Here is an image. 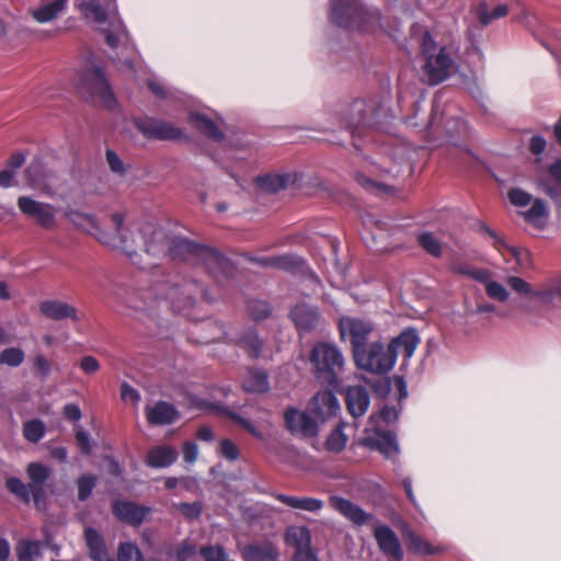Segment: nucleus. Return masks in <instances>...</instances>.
Masks as SVG:
<instances>
[{
    "label": "nucleus",
    "instance_id": "f257e3e1",
    "mask_svg": "<svg viewBox=\"0 0 561 561\" xmlns=\"http://www.w3.org/2000/svg\"><path fill=\"white\" fill-rule=\"evenodd\" d=\"M420 48L422 78L426 83L439 84L455 71L456 50L451 45L438 44L430 32H424Z\"/></svg>",
    "mask_w": 561,
    "mask_h": 561
},
{
    "label": "nucleus",
    "instance_id": "f03ea898",
    "mask_svg": "<svg viewBox=\"0 0 561 561\" xmlns=\"http://www.w3.org/2000/svg\"><path fill=\"white\" fill-rule=\"evenodd\" d=\"M138 233L142 240L144 251L152 256L168 254L175 261L196 260L202 247L184 238H173L169 241L164 231L153 222L140 224Z\"/></svg>",
    "mask_w": 561,
    "mask_h": 561
},
{
    "label": "nucleus",
    "instance_id": "7ed1b4c3",
    "mask_svg": "<svg viewBox=\"0 0 561 561\" xmlns=\"http://www.w3.org/2000/svg\"><path fill=\"white\" fill-rule=\"evenodd\" d=\"M83 18L101 26L105 42L117 47L127 38V30L118 15L116 0H84L78 4Z\"/></svg>",
    "mask_w": 561,
    "mask_h": 561
},
{
    "label": "nucleus",
    "instance_id": "20e7f679",
    "mask_svg": "<svg viewBox=\"0 0 561 561\" xmlns=\"http://www.w3.org/2000/svg\"><path fill=\"white\" fill-rule=\"evenodd\" d=\"M75 84L95 104L106 108L114 107V93L104 76L100 60L94 56L87 58L75 77Z\"/></svg>",
    "mask_w": 561,
    "mask_h": 561
},
{
    "label": "nucleus",
    "instance_id": "39448f33",
    "mask_svg": "<svg viewBox=\"0 0 561 561\" xmlns=\"http://www.w3.org/2000/svg\"><path fill=\"white\" fill-rule=\"evenodd\" d=\"M331 20L345 28L376 31L380 26L379 10L366 8L359 0H334Z\"/></svg>",
    "mask_w": 561,
    "mask_h": 561
},
{
    "label": "nucleus",
    "instance_id": "423d86ee",
    "mask_svg": "<svg viewBox=\"0 0 561 561\" xmlns=\"http://www.w3.org/2000/svg\"><path fill=\"white\" fill-rule=\"evenodd\" d=\"M310 362L314 375L323 383L334 385L337 376L343 371L345 358L336 345L331 343H317L310 354Z\"/></svg>",
    "mask_w": 561,
    "mask_h": 561
},
{
    "label": "nucleus",
    "instance_id": "0eeeda50",
    "mask_svg": "<svg viewBox=\"0 0 561 561\" xmlns=\"http://www.w3.org/2000/svg\"><path fill=\"white\" fill-rule=\"evenodd\" d=\"M113 231H104L100 228L96 240L104 247L118 250L133 259L137 254L138 248L142 247V240L136 229V234L129 237V231L125 227V217L121 213L111 215ZM139 228V226L137 227Z\"/></svg>",
    "mask_w": 561,
    "mask_h": 561
},
{
    "label": "nucleus",
    "instance_id": "6e6552de",
    "mask_svg": "<svg viewBox=\"0 0 561 561\" xmlns=\"http://www.w3.org/2000/svg\"><path fill=\"white\" fill-rule=\"evenodd\" d=\"M353 357L358 368L374 375H386L396 365V352L379 341L356 351Z\"/></svg>",
    "mask_w": 561,
    "mask_h": 561
},
{
    "label": "nucleus",
    "instance_id": "1a4fd4ad",
    "mask_svg": "<svg viewBox=\"0 0 561 561\" xmlns=\"http://www.w3.org/2000/svg\"><path fill=\"white\" fill-rule=\"evenodd\" d=\"M18 207L22 214L34 219L45 230H53L57 226L56 209L48 203L35 201L28 196L18 198Z\"/></svg>",
    "mask_w": 561,
    "mask_h": 561
},
{
    "label": "nucleus",
    "instance_id": "9d476101",
    "mask_svg": "<svg viewBox=\"0 0 561 561\" xmlns=\"http://www.w3.org/2000/svg\"><path fill=\"white\" fill-rule=\"evenodd\" d=\"M340 336L343 341L350 340L353 354L367 345V340L374 331L371 322L353 317H343L339 322Z\"/></svg>",
    "mask_w": 561,
    "mask_h": 561
},
{
    "label": "nucleus",
    "instance_id": "9b49d317",
    "mask_svg": "<svg viewBox=\"0 0 561 561\" xmlns=\"http://www.w3.org/2000/svg\"><path fill=\"white\" fill-rule=\"evenodd\" d=\"M202 293V287L197 283L191 282L171 287L167 297L174 311L188 316Z\"/></svg>",
    "mask_w": 561,
    "mask_h": 561
},
{
    "label": "nucleus",
    "instance_id": "f8f14e48",
    "mask_svg": "<svg viewBox=\"0 0 561 561\" xmlns=\"http://www.w3.org/2000/svg\"><path fill=\"white\" fill-rule=\"evenodd\" d=\"M137 129L148 138L159 140H179L185 137L183 130L172 123L148 118L135 122Z\"/></svg>",
    "mask_w": 561,
    "mask_h": 561
},
{
    "label": "nucleus",
    "instance_id": "ddd939ff",
    "mask_svg": "<svg viewBox=\"0 0 561 561\" xmlns=\"http://www.w3.org/2000/svg\"><path fill=\"white\" fill-rule=\"evenodd\" d=\"M285 422L291 434L302 437H312L318 432L316 421L305 412L290 408L285 412Z\"/></svg>",
    "mask_w": 561,
    "mask_h": 561
},
{
    "label": "nucleus",
    "instance_id": "4468645a",
    "mask_svg": "<svg viewBox=\"0 0 561 561\" xmlns=\"http://www.w3.org/2000/svg\"><path fill=\"white\" fill-rule=\"evenodd\" d=\"M329 503L332 508L357 526L366 525L373 519V515L366 513L357 504L342 496L332 495L329 499Z\"/></svg>",
    "mask_w": 561,
    "mask_h": 561
},
{
    "label": "nucleus",
    "instance_id": "2eb2a0df",
    "mask_svg": "<svg viewBox=\"0 0 561 561\" xmlns=\"http://www.w3.org/2000/svg\"><path fill=\"white\" fill-rule=\"evenodd\" d=\"M145 414L147 422L154 426L170 425L180 417L176 408L167 401H158L153 404L146 405Z\"/></svg>",
    "mask_w": 561,
    "mask_h": 561
},
{
    "label": "nucleus",
    "instance_id": "dca6fc26",
    "mask_svg": "<svg viewBox=\"0 0 561 561\" xmlns=\"http://www.w3.org/2000/svg\"><path fill=\"white\" fill-rule=\"evenodd\" d=\"M290 317L300 333L316 330L321 322V314L318 308L307 304L295 306L290 312Z\"/></svg>",
    "mask_w": 561,
    "mask_h": 561
},
{
    "label": "nucleus",
    "instance_id": "f3484780",
    "mask_svg": "<svg viewBox=\"0 0 561 561\" xmlns=\"http://www.w3.org/2000/svg\"><path fill=\"white\" fill-rule=\"evenodd\" d=\"M151 508L144 505H138L133 502H116L113 505L114 515L123 523L139 526L150 514Z\"/></svg>",
    "mask_w": 561,
    "mask_h": 561
},
{
    "label": "nucleus",
    "instance_id": "a211bd4d",
    "mask_svg": "<svg viewBox=\"0 0 561 561\" xmlns=\"http://www.w3.org/2000/svg\"><path fill=\"white\" fill-rule=\"evenodd\" d=\"M374 537L380 550L387 557L394 560H401L403 558V551L399 539L390 527L386 525L377 526L374 530Z\"/></svg>",
    "mask_w": 561,
    "mask_h": 561
},
{
    "label": "nucleus",
    "instance_id": "6ab92c4d",
    "mask_svg": "<svg viewBox=\"0 0 561 561\" xmlns=\"http://www.w3.org/2000/svg\"><path fill=\"white\" fill-rule=\"evenodd\" d=\"M39 311L44 317L55 321L65 319H70L72 321L79 320L77 309L72 305L62 300H44L39 305Z\"/></svg>",
    "mask_w": 561,
    "mask_h": 561
},
{
    "label": "nucleus",
    "instance_id": "aec40b11",
    "mask_svg": "<svg viewBox=\"0 0 561 561\" xmlns=\"http://www.w3.org/2000/svg\"><path fill=\"white\" fill-rule=\"evenodd\" d=\"M244 561H276L279 553L271 541L253 542L240 547Z\"/></svg>",
    "mask_w": 561,
    "mask_h": 561
},
{
    "label": "nucleus",
    "instance_id": "412c9836",
    "mask_svg": "<svg viewBox=\"0 0 561 561\" xmlns=\"http://www.w3.org/2000/svg\"><path fill=\"white\" fill-rule=\"evenodd\" d=\"M68 0H39L31 14L38 23H48L59 18L67 9Z\"/></svg>",
    "mask_w": 561,
    "mask_h": 561
},
{
    "label": "nucleus",
    "instance_id": "4be33fe9",
    "mask_svg": "<svg viewBox=\"0 0 561 561\" xmlns=\"http://www.w3.org/2000/svg\"><path fill=\"white\" fill-rule=\"evenodd\" d=\"M480 230L493 240V247L505 257V253L512 255L518 265H523L527 262L529 253L518 247L508 244L502 237H500L494 230L484 224L480 225Z\"/></svg>",
    "mask_w": 561,
    "mask_h": 561
},
{
    "label": "nucleus",
    "instance_id": "5701e85b",
    "mask_svg": "<svg viewBox=\"0 0 561 561\" xmlns=\"http://www.w3.org/2000/svg\"><path fill=\"white\" fill-rule=\"evenodd\" d=\"M311 411L321 420L335 415L340 410L339 401L332 391H321L311 401Z\"/></svg>",
    "mask_w": 561,
    "mask_h": 561
},
{
    "label": "nucleus",
    "instance_id": "b1692460",
    "mask_svg": "<svg viewBox=\"0 0 561 561\" xmlns=\"http://www.w3.org/2000/svg\"><path fill=\"white\" fill-rule=\"evenodd\" d=\"M364 445L370 449L379 450L387 458H390L399 453L396 437L390 432L377 431L375 436H367L364 438Z\"/></svg>",
    "mask_w": 561,
    "mask_h": 561
},
{
    "label": "nucleus",
    "instance_id": "393cba45",
    "mask_svg": "<svg viewBox=\"0 0 561 561\" xmlns=\"http://www.w3.org/2000/svg\"><path fill=\"white\" fill-rule=\"evenodd\" d=\"M375 107L365 100H355L345 110L347 127H358L374 115Z\"/></svg>",
    "mask_w": 561,
    "mask_h": 561
},
{
    "label": "nucleus",
    "instance_id": "a878e982",
    "mask_svg": "<svg viewBox=\"0 0 561 561\" xmlns=\"http://www.w3.org/2000/svg\"><path fill=\"white\" fill-rule=\"evenodd\" d=\"M369 394L364 387H350L346 391L347 410L353 417L364 415L369 407Z\"/></svg>",
    "mask_w": 561,
    "mask_h": 561
},
{
    "label": "nucleus",
    "instance_id": "bb28decb",
    "mask_svg": "<svg viewBox=\"0 0 561 561\" xmlns=\"http://www.w3.org/2000/svg\"><path fill=\"white\" fill-rule=\"evenodd\" d=\"M277 501L282 502L286 506L298 510V511H305L310 513H316L322 510L323 507V501L316 499V497H309V496H294V495H287L283 493H275L273 495Z\"/></svg>",
    "mask_w": 561,
    "mask_h": 561
},
{
    "label": "nucleus",
    "instance_id": "cd10ccee",
    "mask_svg": "<svg viewBox=\"0 0 561 561\" xmlns=\"http://www.w3.org/2000/svg\"><path fill=\"white\" fill-rule=\"evenodd\" d=\"M65 216L77 229L96 238L101 227L95 216L76 209L67 210Z\"/></svg>",
    "mask_w": 561,
    "mask_h": 561
},
{
    "label": "nucleus",
    "instance_id": "c85d7f7f",
    "mask_svg": "<svg viewBox=\"0 0 561 561\" xmlns=\"http://www.w3.org/2000/svg\"><path fill=\"white\" fill-rule=\"evenodd\" d=\"M420 343V339L414 329H407L400 335L392 339L389 344L390 350L396 352V357L401 352L405 358L412 357Z\"/></svg>",
    "mask_w": 561,
    "mask_h": 561
},
{
    "label": "nucleus",
    "instance_id": "c756f323",
    "mask_svg": "<svg viewBox=\"0 0 561 561\" xmlns=\"http://www.w3.org/2000/svg\"><path fill=\"white\" fill-rule=\"evenodd\" d=\"M408 549L419 556L436 554L442 552V548L432 546L411 528L405 526L402 531Z\"/></svg>",
    "mask_w": 561,
    "mask_h": 561
},
{
    "label": "nucleus",
    "instance_id": "7c9ffc66",
    "mask_svg": "<svg viewBox=\"0 0 561 561\" xmlns=\"http://www.w3.org/2000/svg\"><path fill=\"white\" fill-rule=\"evenodd\" d=\"M178 459V450L171 446H157L151 448L146 457V462L152 468H165Z\"/></svg>",
    "mask_w": 561,
    "mask_h": 561
},
{
    "label": "nucleus",
    "instance_id": "2f4dec72",
    "mask_svg": "<svg viewBox=\"0 0 561 561\" xmlns=\"http://www.w3.org/2000/svg\"><path fill=\"white\" fill-rule=\"evenodd\" d=\"M26 183L35 190H45L48 186L49 174L39 160H34L24 171Z\"/></svg>",
    "mask_w": 561,
    "mask_h": 561
},
{
    "label": "nucleus",
    "instance_id": "473e14b6",
    "mask_svg": "<svg viewBox=\"0 0 561 561\" xmlns=\"http://www.w3.org/2000/svg\"><path fill=\"white\" fill-rule=\"evenodd\" d=\"M190 122L197 130L207 137L217 141L224 139V133L219 129L217 124L206 115L199 113L191 114Z\"/></svg>",
    "mask_w": 561,
    "mask_h": 561
},
{
    "label": "nucleus",
    "instance_id": "72a5a7b5",
    "mask_svg": "<svg viewBox=\"0 0 561 561\" xmlns=\"http://www.w3.org/2000/svg\"><path fill=\"white\" fill-rule=\"evenodd\" d=\"M19 561H37L42 558V542L38 540L21 539L15 546Z\"/></svg>",
    "mask_w": 561,
    "mask_h": 561
},
{
    "label": "nucleus",
    "instance_id": "f704fd0d",
    "mask_svg": "<svg viewBox=\"0 0 561 561\" xmlns=\"http://www.w3.org/2000/svg\"><path fill=\"white\" fill-rule=\"evenodd\" d=\"M196 261L205 265L210 273L224 268L227 264V260L221 253L207 247H201Z\"/></svg>",
    "mask_w": 561,
    "mask_h": 561
},
{
    "label": "nucleus",
    "instance_id": "c9c22d12",
    "mask_svg": "<svg viewBox=\"0 0 561 561\" xmlns=\"http://www.w3.org/2000/svg\"><path fill=\"white\" fill-rule=\"evenodd\" d=\"M243 388L248 392H265L268 389V377L263 370H249L243 380Z\"/></svg>",
    "mask_w": 561,
    "mask_h": 561
},
{
    "label": "nucleus",
    "instance_id": "e433bc0d",
    "mask_svg": "<svg viewBox=\"0 0 561 561\" xmlns=\"http://www.w3.org/2000/svg\"><path fill=\"white\" fill-rule=\"evenodd\" d=\"M27 476L31 480L30 488H32V493L36 496L37 493L41 492L43 484L49 477V470L38 462H32L27 466Z\"/></svg>",
    "mask_w": 561,
    "mask_h": 561
},
{
    "label": "nucleus",
    "instance_id": "4c0bfd02",
    "mask_svg": "<svg viewBox=\"0 0 561 561\" xmlns=\"http://www.w3.org/2000/svg\"><path fill=\"white\" fill-rule=\"evenodd\" d=\"M286 541L295 549L311 545L310 530L305 526H291L286 531Z\"/></svg>",
    "mask_w": 561,
    "mask_h": 561
},
{
    "label": "nucleus",
    "instance_id": "58836bf2",
    "mask_svg": "<svg viewBox=\"0 0 561 561\" xmlns=\"http://www.w3.org/2000/svg\"><path fill=\"white\" fill-rule=\"evenodd\" d=\"M348 437L344 433V423H340L327 437L324 447L330 453H341L345 449Z\"/></svg>",
    "mask_w": 561,
    "mask_h": 561
},
{
    "label": "nucleus",
    "instance_id": "ea45409f",
    "mask_svg": "<svg viewBox=\"0 0 561 561\" xmlns=\"http://www.w3.org/2000/svg\"><path fill=\"white\" fill-rule=\"evenodd\" d=\"M84 538L93 558L101 560L105 557V546L103 538L95 529L91 527L85 528Z\"/></svg>",
    "mask_w": 561,
    "mask_h": 561
},
{
    "label": "nucleus",
    "instance_id": "a19ab883",
    "mask_svg": "<svg viewBox=\"0 0 561 561\" xmlns=\"http://www.w3.org/2000/svg\"><path fill=\"white\" fill-rule=\"evenodd\" d=\"M290 183H293L290 174H268L261 180L262 187L273 193L286 188Z\"/></svg>",
    "mask_w": 561,
    "mask_h": 561
},
{
    "label": "nucleus",
    "instance_id": "79ce46f5",
    "mask_svg": "<svg viewBox=\"0 0 561 561\" xmlns=\"http://www.w3.org/2000/svg\"><path fill=\"white\" fill-rule=\"evenodd\" d=\"M538 187L561 208V182L542 176L538 179Z\"/></svg>",
    "mask_w": 561,
    "mask_h": 561
},
{
    "label": "nucleus",
    "instance_id": "37998d69",
    "mask_svg": "<svg viewBox=\"0 0 561 561\" xmlns=\"http://www.w3.org/2000/svg\"><path fill=\"white\" fill-rule=\"evenodd\" d=\"M238 343L251 357H259L263 345L255 331L245 332Z\"/></svg>",
    "mask_w": 561,
    "mask_h": 561
},
{
    "label": "nucleus",
    "instance_id": "c03bdc74",
    "mask_svg": "<svg viewBox=\"0 0 561 561\" xmlns=\"http://www.w3.org/2000/svg\"><path fill=\"white\" fill-rule=\"evenodd\" d=\"M506 283L510 288L518 295L538 298L537 293L540 291V286L533 288L529 283L518 276H508Z\"/></svg>",
    "mask_w": 561,
    "mask_h": 561
},
{
    "label": "nucleus",
    "instance_id": "a18cd8bd",
    "mask_svg": "<svg viewBox=\"0 0 561 561\" xmlns=\"http://www.w3.org/2000/svg\"><path fill=\"white\" fill-rule=\"evenodd\" d=\"M508 13V9L505 4H499L491 12H489L485 4L479 5L477 9L478 20L482 25H488L496 19H501Z\"/></svg>",
    "mask_w": 561,
    "mask_h": 561
},
{
    "label": "nucleus",
    "instance_id": "49530a36",
    "mask_svg": "<svg viewBox=\"0 0 561 561\" xmlns=\"http://www.w3.org/2000/svg\"><path fill=\"white\" fill-rule=\"evenodd\" d=\"M526 221L530 222L534 226H539L541 219L548 216V209L543 201L537 198L533 202L531 207L523 213Z\"/></svg>",
    "mask_w": 561,
    "mask_h": 561
},
{
    "label": "nucleus",
    "instance_id": "de8ad7c7",
    "mask_svg": "<svg viewBox=\"0 0 561 561\" xmlns=\"http://www.w3.org/2000/svg\"><path fill=\"white\" fill-rule=\"evenodd\" d=\"M537 295L545 304H552L556 299H561V279L541 285Z\"/></svg>",
    "mask_w": 561,
    "mask_h": 561
},
{
    "label": "nucleus",
    "instance_id": "09e8293b",
    "mask_svg": "<svg viewBox=\"0 0 561 561\" xmlns=\"http://www.w3.org/2000/svg\"><path fill=\"white\" fill-rule=\"evenodd\" d=\"M25 358L24 352L19 347H8L0 353V365L10 367L20 366Z\"/></svg>",
    "mask_w": 561,
    "mask_h": 561
},
{
    "label": "nucleus",
    "instance_id": "8fccbe9b",
    "mask_svg": "<svg viewBox=\"0 0 561 561\" xmlns=\"http://www.w3.org/2000/svg\"><path fill=\"white\" fill-rule=\"evenodd\" d=\"M420 245L431 255L439 257L442 255V245L432 232H424L417 237Z\"/></svg>",
    "mask_w": 561,
    "mask_h": 561
},
{
    "label": "nucleus",
    "instance_id": "3c124183",
    "mask_svg": "<svg viewBox=\"0 0 561 561\" xmlns=\"http://www.w3.org/2000/svg\"><path fill=\"white\" fill-rule=\"evenodd\" d=\"M485 294L490 299L505 302L510 298L508 290L499 282L493 278L484 287Z\"/></svg>",
    "mask_w": 561,
    "mask_h": 561
},
{
    "label": "nucleus",
    "instance_id": "603ef678",
    "mask_svg": "<svg viewBox=\"0 0 561 561\" xmlns=\"http://www.w3.org/2000/svg\"><path fill=\"white\" fill-rule=\"evenodd\" d=\"M96 484V478L90 474H83L78 478V499L80 501H85L92 494V491Z\"/></svg>",
    "mask_w": 561,
    "mask_h": 561
},
{
    "label": "nucleus",
    "instance_id": "864d4df0",
    "mask_svg": "<svg viewBox=\"0 0 561 561\" xmlns=\"http://www.w3.org/2000/svg\"><path fill=\"white\" fill-rule=\"evenodd\" d=\"M24 437L32 443H37L45 434V426L41 421H28L23 426Z\"/></svg>",
    "mask_w": 561,
    "mask_h": 561
},
{
    "label": "nucleus",
    "instance_id": "5fc2aeb1",
    "mask_svg": "<svg viewBox=\"0 0 561 561\" xmlns=\"http://www.w3.org/2000/svg\"><path fill=\"white\" fill-rule=\"evenodd\" d=\"M117 561H142V557L136 545L125 542L119 545Z\"/></svg>",
    "mask_w": 561,
    "mask_h": 561
},
{
    "label": "nucleus",
    "instance_id": "6e6d98bb",
    "mask_svg": "<svg viewBox=\"0 0 561 561\" xmlns=\"http://www.w3.org/2000/svg\"><path fill=\"white\" fill-rule=\"evenodd\" d=\"M5 486L8 490L22 497L24 501L30 500V493H32V488L26 486L19 478H9L5 482Z\"/></svg>",
    "mask_w": 561,
    "mask_h": 561
},
{
    "label": "nucleus",
    "instance_id": "4d7b16f0",
    "mask_svg": "<svg viewBox=\"0 0 561 561\" xmlns=\"http://www.w3.org/2000/svg\"><path fill=\"white\" fill-rule=\"evenodd\" d=\"M220 412L222 414L228 415L231 420L236 421L239 425H241L245 431H248L251 435L259 439H263V433L259 431L250 421L241 417L234 412L229 411L228 409H221Z\"/></svg>",
    "mask_w": 561,
    "mask_h": 561
},
{
    "label": "nucleus",
    "instance_id": "13d9d810",
    "mask_svg": "<svg viewBox=\"0 0 561 561\" xmlns=\"http://www.w3.org/2000/svg\"><path fill=\"white\" fill-rule=\"evenodd\" d=\"M205 561H232L220 546H206L201 549Z\"/></svg>",
    "mask_w": 561,
    "mask_h": 561
},
{
    "label": "nucleus",
    "instance_id": "bf43d9fd",
    "mask_svg": "<svg viewBox=\"0 0 561 561\" xmlns=\"http://www.w3.org/2000/svg\"><path fill=\"white\" fill-rule=\"evenodd\" d=\"M299 259L291 254L273 256V268L290 271L298 266Z\"/></svg>",
    "mask_w": 561,
    "mask_h": 561
},
{
    "label": "nucleus",
    "instance_id": "052dcab7",
    "mask_svg": "<svg viewBox=\"0 0 561 561\" xmlns=\"http://www.w3.org/2000/svg\"><path fill=\"white\" fill-rule=\"evenodd\" d=\"M175 507L184 517L191 520L197 519L202 513V504L199 502L179 503Z\"/></svg>",
    "mask_w": 561,
    "mask_h": 561
},
{
    "label": "nucleus",
    "instance_id": "680f3d73",
    "mask_svg": "<svg viewBox=\"0 0 561 561\" xmlns=\"http://www.w3.org/2000/svg\"><path fill=\"white\" fill-rule=\"evenodd\" d=\"M510 202L514 206L524 207L531 202V195L520 188H512L507 193Z\"/></svg>",
    "mask_w": 561,
    "mask_h": 561
},
{
    "label": "nucleus",
    "instance_id": "e2e57ef3",
    "mask_svg": "<svg viewBox=\"0 0 561 561\" xmlns=\"http://www.w3.org/2000/svg\"><path fill=\"white\" fill-rule=\"evenodd\" d=\"M248 308L254 320L265 319L271 312L270 306L264 301L250 302Z\"/></svg>",
    "mask_w": 561,
    "mask_h": 561
},
{
    "label": "nucleus",
    "instance_id": "0e129e2a",
    "mask_svg": "<svg viewBox=\"0 0 561 561\" xmlns=\"http://www.w3.org/2000/svg\"><path fill=\"white\" fill-rule=\"evenodd\" d=\"M219 453L228 460H237L239 458V449L230 439H222L219 446Z\"/></svg>",
    "mask_w": 561,
    "mask_h": 561
},
{
    "label": "nucleus",
    "instance_id": "69168bd1",
    "mask_svg": "<svg viewBox=\"0 0 561 561\" xmlns=\"http://www.w3.org/2000/svg\"><path fill=\"white\" fill-rule=\"evenodd\" d=\"M121 397L124 401L130 402L133 405H137L140 401V393L134 387L127 382H123L121 386Z\"/></svg>",
    "mask_w": 561,
    "mask_h": 561
},
{
    "label": "nucleus",
    "instance_id": "338daca9",
    "mask_svg": "<svg viewBox=\"0 0 561 561\" xmlns=\"http://www.w3.org/2000/svg\"><path fill=\"white\" fill-rule=\"evenodd\" d=\"M106 161L108 163L110 169L118 174H124L125 167L122 159L117 156V153L113 150L106 151Z\"/></svg>",
    "mask_w": 561,
    "mask_h": 561
},
{
    "label": "nucleus",
    "instance_id": "774afa93",
    "mask_svg": "<svg viewBox=\"0 0 561 561\" xmlns=\"http://www.w3.org/2000/svg\"><path fill=\"white\" fill-rule=\"evenodd\" d=\"M80 368L87 375H93L100 370V362L93 356H83L79 363Z\"/></svg>",
    "mask_w": 561,
    "mask_h": 561
}]
</instances>
